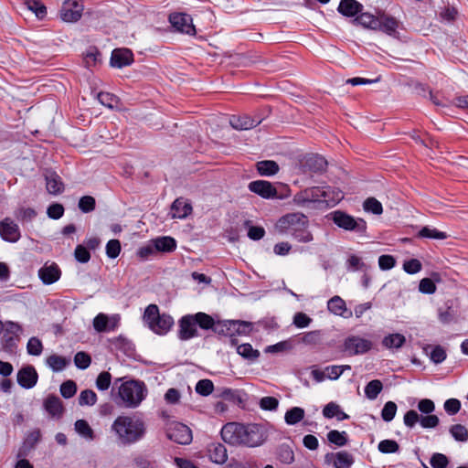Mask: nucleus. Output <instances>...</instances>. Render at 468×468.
<instances>
[{
    "instance_id": "obj_60",
    "label": "nucleus",
    "mask_w": 468,
    "mask_h": 468,
    "mask_svg": "<svg viewBox=\"0 0 468 468\" xmlns=\"http://www.w3.org/2000/svg\"><path fill=\"white\" fill-rule=\"evenodd\" d=\"M101 53L96 48H90L85 55V64L87 67H92L100 60Z\"/></svg>"
},
{
    "instance_id": "obj_24",
    "label": "nucleus",
    "mask_w": 468,
    "mask_h": 468,
    "mask_svg": "<svg viewBox=\"0 0 468 468\" xmlns=\"http://www.w3.org/2000/svg\"><path fill=\"white\" fill-rule=\"evenodd\" d=\"M47 190L49 194L58 195L64 189L61 178L55 172H48L46 174Z\"/></svg>"
},
{
    "instance_id": "obj_18",
    "label": "nucleus",
    "mask_w": 468,
    "mask_h": 468,
    "mask_svg": "<svg viewBox=\"0 0 468 468\" xmlns=\"http://www.w3.org/2000/svg\"><path fill=\"white\" fill-rule=\"evenodd\" d=\"M133 56L128 48H115L111 57V65L115 68H122L132 64Z\"/></svg>"
},
{
    "instance_id": "obj_23",
    "label": "nucleus",
    "mask_w": 468,
    "mask_h": 468,
    "mask_svg": "<svg viewBox=\"0 0 468 468\" xmlns=\"http://www.w3.org/2000/svg\"><path fill=\"white\" fill-rule=\"evenodd\" d=\"M363 5L356 0H341L338 12L346 16H355L362 11Z\"/></svg>"
},
{
    "instance_id": "obj_43",
    "label": "nucleus",
    "mask_w": 468,
    "mask_h": 468,
    "mask_svg": "<svg viewBox=\"0 0 468 468\" xmlns=\"http://www.w3.org/2000/svg\"><path fill=\"white\" fill-rule=\"evenodd\" d=\"M97 402V395L91 389L82 390L79 397L80 406H93Z\"/></svg>"
},
{
    "instance_id": "obj_39",
    "label": "nucleus",
    "mask_w": 468,
    "mask_h": 468,
    "mask_svg": "<svg viewBox=\"0 0 468 468\" xmlns=\"http://www.w3.org/2000/svg\"><path fill=\"white\" fill-rule=\"evenodd\" d=\"M237 352L242 357L254 361L260 356V352L253 349L250 344H242L237 346Z\"/></svg>"
},
{
    "instance_id": "obj_45",
    "label": "nucleus",
    "mask_w": 468,
    "mask_h": 468,
    "mask_svg": "<svg viewBox=\"0 0 468 468\" xmlns=\"http://www.w3.org/2000/svg\"><path fill=\"white\" fill-rule=\"evenodd\" d=\"M364 209L375 215H380L383 211L381 203L375 197H368L364 202Z\"/></svg>"
},
{
    "instance_id": "obj_11",
    "label": "nucleus",
    "mask_w": 468,
    "mask_h": 468,
    "mask_svg": "<svg viewBox=\"0 0 468 468\" xmlns=\"http://www.w3.org/2000/svg\"><path fill=\"white\" fill-rule=\"evenodd\" d=\"M172 27L177 31L188 35H194L196 32L190 16L183 13H173L168 17Z\"/></svg>"
},
{
    "instance_id": "obj_8",
    "label": "nucleus",
    "mask_w": 468,
    "mask_h": 468,
    "mask_svg": "<svg viewBox=\"0 0 468 468\" xmlns=\"http://www.w3.org/2000/svg\"><path fill=\"white\" fill-rule=\"evenodd\" d=\"M166 436L178 444H189L193 438L191 430L180 422L171 423L166 430Z\"/></svg>"
},
{
    "instance_id": "obj_42",
    "label": "nucleus",
    "mask_w": 468,
    "mask_h": 468,
    "mask_svg": "<svg viewBox=\"0 0 468 468\" xmlns=\"http://www.w3.org/2000/svg\"><path fill=\"white\" fill-rule=\"evenodd\" d=\"M197 324H198L202 329H213L215 324L214 319L202 312H199L193 315Z\"/></svg>"
},
{
    "instance_id": "obj_31",
    "label": "nucleus",
    "mask_w": 468,
    "mask_h": 468,
    "mask_svg": "<svg viewBox=\"0 0 468 468\" xmlns=\"http://www.w3.org/2000/svg\"><path fill=\"white\" fill-rule=\"evenodd\" d=\"M153 242L156 251L171 252L176 248V240L168 236L153 239Z\"/></svg>"
},
{
    "instance_id": "obj_10",
    "label": "nucleus",
    "mask_w": 468,
    "mask_h": 468,
    "mask_svg": "<svg viewBox=\"0 0 468 468\" xmlns=\"http://www.w3.org/2000/svg\"><path fill=\"white\" fill-rule=\"evenodd\" d=\"M326 165V160L318 154H307L300 161V169L303 173H320Z\"/></svg>"
},
{
    "instance_id": "obj_6",
    "label": "nucleus",
    "mask_w": 468,
    "mask_h": 468,
    "mask_svg": "<svg viewBox=\"0 0 468 468\" xmlns=\"http://www.w3.org/2000/svg\"><path fill=\"white\" fill-rule=\"evenodd\" d=\"M330 216L333 222L345 230L354 231L359 235H365L367 231V222L363 218H355L342 210H335Z\"/></svg>"
},
{
    "instance_id": "obj_57",
    "label": "nucleus",
    "mask_w": 468,
    "mask_h": 468,
    "mask_svg": "<svg viewBox=\"0 0 468 468\" xmlns=\"http://www.w3.org/2000/svg\"><path fill=\"white\" fill-rule=\"evenodd\" d=\"M367 265H366L359 257L356 255H351L347 260V269L350 271H366L367 270Z\"/></svg>"
},
{
    "instance_id": "obj_49",
    "label": "nucleus",
    "mask_w": 468,
    "mask_h": 468,
    "mask_svg": "<svg viewBox=\"0 0 468 468\" xmlns=\"http://www.w3.org/2000/svg\"><path fill=\"white\" fill-rule=\"evenodd\" d=\"M98 100L102 105L110 109L115 108L118 104V98L109 92H100L98 94Z\"/></svg>"
},
{
    "instance_id": "obj_19",
    "label": "nucleus",
    "mask_w": 468,
    "mask_h": 468,
    "mask_svg": "<svg viewBox=\"0 0 468 468\" xmlns=\"http://www.w3.org/2000/svg\"><path fill=\"white\" fill-rule=\"evenodd\" d=\"M261 122V119L251 118L248 115H232L229 118V124L236 130H249Z\"/></svg>"
},
{
    "instance_id": "obj_54",
    "label": "nucleus",
    "mask_w": 468,
    "mask_h": 468,
    "mask_svg": "<svg viewBox=\"0 0 468 468\" xmlns=\"http://www.w3.org/2000/svg\"><path fill=\"white\" fill-rule=\"evenodd\" d=\"M109 322V317L106 314H99L93 319V327L99 333L108 331Z\"/></svg>"
},
{
    "instance_id": "obj_50",
    "label": "nucleus",
    "mask_w": 468,
    "mask_h": 468,
    "mask_svg": "<svg viewBox=\"0 0 468 468\" xmlns=\"http://www.w3.org/2000/svg\"><path fill=\"white\" fill-rule=\"evenodd\" d=\"M396 412H397L396 403L393 401H388L382 409L381 417H382L383 420L389 422L394 419Z\"/></svg>"
},
{
    "instance_id": "obj_55",
    "label": "nucleus",
    "mask_w": 468,
    "mask_h": 468,
    "mask_svg": "<svg viewBox=\"0 0 468 468\" xmlns=\"http://www.w3.org/2000/svg\"><path fill=\"white\" fill-rule=\"evenodd\" d=\"M250 221H245V226L249 228L248 237L252 240H260L265 235V230L262 227L250 226Z\"/></svg>"
},
{
    "instance_id": "obj_59",
    "label": "nucleus",
    "mask_w": 468,
    "mask_h": 468,
    "mask_svg": "<svg viewBox=\"0 0 468 468\" xmlns=\"http://www.w3.org/2000/svg\"><path fill=\"white\" fill-rule=\"evenodd\" d=\"M121 251V243L118 239H111L106 245V254L111 259L118 257Z\"/></svg>"
},
{
    "instance_id": "obj_7",
    "label": "nucleus",
    "mask_w": 468,
    "mask_h": 468,
    "mask_svg": "<svg viewBox=\"0 0 468 468\" xmlns=\"http://www.w3.org/2000/svg\"><path fill=\"white\" fill-rule=\"evenodd\" d=\"M373 342L357 335H348L343 343V350L348 356H359L373 348Z\"/></svg>"
},
{
    "instance_id": "obj_38",
    "label": "nucleus",
    "mask_w": 468,
    "mask_h": 468,
    "mask_svg": "<svg viewBox=\"0 0 468 468\" xmlns=\"http://www.w3.org/2000/svg\"><path fill=\"white\" fill-rule=\"evenodd\" d=\"M354 463L353 456L347 452H339L335 454L334 465L335 468H349Z\"/></svg>"
},
{
    "instance_id": "obj_63",
    "label": "nucleus",
    "mask_w": 468,
    "mask_h": 468,
    "mask_svg": "<svg viewBox=\"0 0 468 468\" xmlns=\"http://www.w3.org/2000/svg\"><path fill=\"white\" fill-rule=\"evenodd\" d=\"M419 290L422 293L431 294L436 291V285L430 278H424L420 282Z\"/></svg>"
},
{
    "instance_id": "obj_14",
    "label": "nucleus",
    "mask_w": 468,
    "mask_h": 468,
    "mask_svg": "<svg viewBox=\"0 0 468 468\" xmlns=\"http://www.w3.org/2000/svg\"><path fill=\"white\" fill-rule=\"evenodd\" d=\"M0 235L4 240L12 243L18 241L21 237L18 225L8 218L0 222Z\"/></svg>"
},
{
    "instance_id": "obj_21",
    "label": "nucleus",
    "mask_w": 468,
    "mask_h": 468,
    "mask_svg": "<svg viewBox=\"0 0 468 468\" xmlns=\"http://www.w3.org/2000/svg\"><path fill=\"white\" fill-rule=\"evenodd\" d=\"M208 456L213 463L223 464L228 460L227 449L221 443H211L208 446Z\"/></svg>"
},
{
    "instance_id": "obj_17",
    "label": "nucleus",
    "mask_w": 468,
    "mask_h": 468,
    "mask_svg": "<svg viewBox=\"0 0 468 468\" xmlns=\"http://www.w3.org/2000/svg\"><path fill=\"white\" fill-rule=\"evenodd\" d=\"M37 373L32 366L22 367L17 372V383L24 388H32L37 382Z\"/></svg>"
},
{
    "instance_id": "obj_53",
    "label": "nucleus",
    "mask_w": 468,
    "mask_h": 468,
    "mask_svg": "<svg viewBox=\"0 0 468 468\" xmlns=\"http://www.w3.org/2000/svg\"><path fill=\"white\" fill-rule=\"evenodd\" d=\"M233 336L235 335H248L251 331L252 324L251 323L233 320Z\"/></svg>"
},
{
    "instance_id": "obj_36",
    "label": "nucleus",
    "mask_w": 468,
    "mask_h": 468,
    "mask_svg": "<svg viewBox=\"0 0 468 468\" xmlns=\"http://www.w3.org/2000/svg\"><path fill=\"white\" fill-rule=\"evenodd\" d=\"M383 385L378 379L369 381L365 387V395L370 399L374 400L378 398V394L382 391Z\"/></svg>"
},
{
    "instance_id": "obj_46",
    "label": "nucleus",
    "mask_w": 468,
    "mask_h": 468,
    "mask_svg": "<svg viewBox=\"0 0 468 468\" xmlns=\"http://www.w3.org/2000/svg\"><path fill=\"white\" fill-rule=\"evenodd\" d=\"M78 206L83 213H89L95 209L96 201L91 196H84L80 198Z\"/></svg>"
},
{
    "instance_id": "obj_30",
    "label": "nucleus",
    "mask_w": 468,
    "mask_h": 468,
    "mask_svg": "<svg viewBox=\"0 0 468 468\" xmlns=\"http://www.w3.org/2000/svg\"><path fill=\"white\" fill-rule=\"evenodd\" d=\"M257 171L261 176H271L278 173L279 165L275 161L265 160L256 164Z\"/></svg>"
},
{
    "instance_id": "obj_13",
    "label": "nucleus",
    "mask_w": 468,
    "mask_h": 468,
    "mask_svg": "<svg viewBox=\"0 0 468 468\" xmlns=\"http://www.w3.org/2000/svg\"><path fill=\"white\" fill-rule=\"evenodd\" d=\"M37 274L44 284L50 285L59 280L61 271L57 263L47 262L38 270Z\"/></svg>"
},
{
    "instance_id": "obj_26",
    "label": "nucleus",
    "mask_w": 468,
    "mask_h": 468,
    "mask_svg": "<svg viewBox=\"0 0 468 468\" xmlns=\"http://www.w3.org/2000/svg\"><path fill=\"white\" fill-rule=\"evenodd\" d=\"M327 308L330 313L345 316V313L347 311L346 302L340 297V296H334L327 302ZM352 312H349L348 315H346V317L351 316Z\"/></svg>"
},
{
    "instance_id": "obj_62",
    "label": "nucleus",
    "mask_w": 468,
    "mask_h": 468,
    "mask_svg": "<svg viewBox=\"0 0 468 468\" xmlns=\"http://www.w3.org/2000/svg\"><path fill=\"white\" fill-rule=\"evenodd\" d=\"M431 360L435 364H440L446 358V352L443 347L437 346L432 348L430 354Z\"/></svg>"
},
{
    "instance_id": "obj_58",
    "label": "nucleus",
    "mask_w": 468,
    "mask_h": 468,
    "mask_svg": "<svg viewBox=\"0 0 468 468\" xmlns=\"http://www.w3.org/2000/svg\"><path fill=\"white\" fill-rule=\"evenodd\" d=\"M112 376L109 372L103 371L99 374L96 379V387L100 390H107L110 388Z\"/></svg>"
},
{
    "instance_id": "obj_3",
    "label": "nucleus",
    "mask_w": 468,
    "mask_h": 468,
    "mask_svg": "<svg viewBox=\"0 0 468 468\" xmlns=\"http://www.w3.org/2000/svg\"><path fill=\"white\" fill-rule=\"evenodd\" d=\"M308 219L303 213L295 212L282 216L275 228L281 234H290L299 242L307 243L313 240V235L308 230Z\"/></svg>"
},
{
    "instance_id": "obj_28",
    "label": "nucleus",
    "mask_w": 468,
    "mask_h": 468,
    "mask_svg": "<svg viewBox=\"0 0 468 468\" xmlns=\"http://www.w3.org/2000/svg\"><path fill=\"white\" fill-rule=\"evenodd\" d=\"M44 406L46 410L53 417H59L62 414V402L57 396L48 397L44 402Z\"/></svg>"
},
{
    "instance_id": "obj_47",
    "label": "nucleus",
    "mask_w": 468,
    "mask_h": 468,
    "mask_svg": "<svg viewBox=\"0 0 468 468\" xmlns=\"http://www.w3.org/2000/svg\"><path fill=\"white\" fill-rule=\"evenodd\" d=\"M27 351L31 356H39L43 351L42 342L37 337L29 338L27 345Z\"/></svg>"
},
{
    "instance_id": "obj_4",
    "label": "nucleus",
    "mask_w": 468,
    "mask_h": 468,
    "mask_svg": "<svg viewBox=\"0 0 468 468\" xmlns=\"http://www.w3.org/2000/svg\"><path fill=\"white\" fill-rule=\"evenodd\" d=\"M147 393L144 381L127 380L119 387L117 404L125 409H136L145 399Z\"/></svg>"
},
{
    "instance_id": "obj_22",
    "label": "nucleus",
    "mask_w": 468,
    "mask_h": 468,
    "mask_svg": "<svg viewBox=\"0 0 468 468\" xmlns=\"http://www.w3.org/2000/svg\"><path fill=\"white\" fill-rule=\"evenodd\" d=\"M192 211V207L183 198H176L171 206L173 218H185Z\"/></svg>"
},
{
    "instance_id": "obj_40",
    "label": "nucleus",
    "mask_w": 468,
    "mask_h": 468,
    "mask_svg": "<svg viewBox=\"0 0 468 468\" xmlns=\"http://www.w3.org/2000/svg\"><path fill=\"white\" fill-rule=\"evenodd\" d=\"M27 8L35 13L37 18L42 19L47 15L46 6L39 0H23Z\"/></svg>"
},
{
    "instance_id": "obj_16",
    "label": "nucleus",
    "mask_w": 468,
    "mask_h": 468,
    "mask_svg": "<svg viewBox=\"0 0 468 468\" xmlns=\"http://www.w3.org/2000/svg\"><path fill=\"white\" fill-rule=\"evenodd\" d=\"M193 315H185L179 321V338L181 340H188L197 335V323Z\"/></svg>"
},
{
    "instance_id": "obj_32",
    "label": "nucleus",
    "mask_w": 468,
    "mask_h": 468,
    "mask_svg": "<svg viewBox=\"0 0 468 468\" xmlns=\"http://www.w3.org/2000/svg\"><path fill=\"white\" fill-rule=\"evenodd\" d=\"M46 363L53 371L58 372L62 371L70 363V360L54 354L47 357Z\"/></svg>"
},
{
    "instance_id": "obj_61",
    "label": "nucleus",
    "mask_w": 468,
    "mask_h": 468,
    "mask_svg": "<svg viewBox=\"0 0 468 468\" xmlns=\"http://www.w3.org/2000/svg\"><path fill=\"white\" fill-rule=\"evenodd\" d=\"M47 214L52 219H58L64 214V207L58 203L51 204L47 209Z\"/></svg>"
},
{
    "instance_id": "obj_48",
    "label": "nucleus",
    "mask_w": 468,
    "mask_h": 468,
    "mask_svg": "<svg viewBox=\"0 0 468 468\" xmlns=\"http://www.w3.org/2000/svg\"><path fill=\"white\" fill-rule=\"evenodd\" d=\"M75 366L80 369H86L91 363V358L86 352H78L74 356Z\"/></svg>"
},
{
    "instance_id": "obj_27",
    "label": "nucleus",
    "mask_w": 468,
    "mask_h": 468,
    "mask_svg": "<svg viewBox=\"0 0 468 468\" xmlns=\"http://www.w3.org/2000/svg\"><path fill=\"white\" fill-rule=\"evenodd\" d=\"M382 346L387 349H399L406 343V337L399 333L389 334L382 339Z\"/></svg>"
},
{
    "instance_id": "obj_35",
    "label": "nucleus",
    "mask_w": 468,
    "mask_h": 468,
    "mask_svg": "<svg viewBox=\"0 0 468 468\" xmlns=\"http://www.w3.org/2000/svg\"><path fill=\"white\" fill-rule=\"evenodd\" d=\"M418 237L424 239H445L448 235L446 232L440 231L435 228L425 226L419 231Z\"/></svg>"
},
{
    "instance_id": "obj_5",
    "label": "nucleus",
    "mask_w": 468,
    "mask_h": 468,
    "mask_svg": "<svg viewBox=\"0 0 468 468\" xmlns=\"http://www.w3.org/2000/svg\"><path fill=\"white\" fill-rule=\"evenodd\" d=\"M144 319L149 328L158 335L166 334L174 324V319L168 314H160L159 308L155 304H150L146 307Z\"/></svg>"
},
{
    "instance_id": "obj_64",
    "label": "nucleus",
    "mask_w": 468,
    "mask_h": 468,
    "mask_svg": "<svg viewBox=\"0 0 468 468\" xmlns=\"http://www.w3.org/2000/svg\"><path fill=\"white\" fill-rule=\"evenodd\" d=\"M448 463V458L442 453H434L430 461L433 468H445Z\"/></svg>"
},
{
    "instance_id": "obj_12",
    "label": "nucleus",
    "mask_w": 468,
    "mask_h": 468,
    "mask_svg": "<svg viewBox=\"0 0 468 468\" xmlns=\"http://www.w3.org/2000/svg\"><path fill=\"white\" fill-rule=\"evenodd\" d=\"M321 195L319 186L308 187L296 193L292 201L297 206L305 207L311 203L321 201Z\"/></svg>"
},
{
    "instance_id": "obj_56",
    "label": "nucleus",
    "mask_w": 468,
    "mask_h": 468,
    "mask_svg": "<svg viewBox=\"0 0 468 468\" xmlns=\"http://www.w3.org/2000/svg\"><path fill=\"white\" fill-rule=\"evenodd\" d=\"M77 392L76 383L72 380H67L60 386V393L65 399L72 398Z\"/></svg>"
},
{
    "instance_id": "obj_9",
    "label": "nucleus",
    "mask_w": 468,
    "mask_h": 468,
    "mask_svg": "<svg viewBox=\"0 0 468 468\" xmlns=\"http://www.w3.org/2000/svg\"><path fill=\"white\" fill-rule=\"evenodd\" d=\"M83 4L81 0H66L59 11L60 18L64 22H77L82 16Z\"/></svg>"
},
{
    "instance_id": "obj_2",
    "label": "nucleus",
    "mask_w": 468,
    "mask_h": 468,
    "mask_svg": "<svg viewBox=\"0 0 468 468\" xmlns=\"http://www.w3.org/2000/svg\"><path fill=\"white\" fill-rule=\"evenodd\" d=\"M221 438L229 445L255 447L265 440L263 429L259 424H241L229 422L221 429Z\"/></svg>"
},
{
    "instance_id": "obj_34",
    "label": "nucleus",
    "mask_w": 468,
    "mask_h": 468,
    "mask_svg": "<svg viewBox=\"0 0 468 468\" xmlns=\"http://www.w3.org/2000/svg\"><path fill=\"white\" fill-rule=\"evenodd\" d=\"M74 428L76 432L82 438L88 441H92L94 439V431L87 420H78L74 424Z\"/></svg>"
},
{
    "instance_id": "obj_51",
    "label": "nucleus",
    "mask_w": 468,
    "mask_h": 468,
    "mask_svg": "<svg viewBox=\"0 0 468 468\" xmlns=\"http://www.w3.org/2000/svg\"><path fill=\"white\" fill-rule=\"evenodd\" d=\"M378 448L382 453H394L399 451V446L396 441L383 440L378 443Z\"/></svg>"
},
{
    "instance_id": "obj_52",
    "label": "nucleus",
    "mask_w": 468,
    "mask_h": 468,
    "mask_svg": "<svg viewBox=\"0 0 468 468\" xmlns=\"http://www.w3.org/2000/svg\"><path fill=\"white\" fill-rule=\"evenodd\" d=\"M214 385L209 379H201L196 385L197 393L202 396H208L213 392Z\"/></svg>"
},
{
    "instance_id": "obj_29",
    "label": "nucleus",
    "mask_w": 468,
    "mask_h": 468,
    "mask_svg": "<svg viewBox=\"0 0 468 468\" xmlns=\"http://www.w3.org/2000/svg\"><path fill=\"white\" fill-rule=\"evenodd\" d=\"M378 19L380 25L378 27V30H381L389 36L395 35L399 24L394 17L381 16L380 17H378Z\"/></svg>"
},
{
    "instance_id": "obj_44",
    "label": "nucleus",
    "mask_w": 468,
    "mask_h": 468,
    "mask_svg": "<svg viewBox=\"0 0 468 468\" xmlns=\"http://www.w3.org/2000/svg\"><path fill=\"white\" fill-rule=\"evenodd\" d=\"M327 440L337 446H344L347 442L346 431L333 430L327 433Z\"/></svg>"
},
{
    "instance_id": "obj_33",
    "label": "nucleus",
    "mask_w": 468,
    "mask_h": 468,
    "mask_svg": "<svg viewBox=\"0 0 468 468\" xmlns=\"http://www.w3.org/2000/svg\"><path fill=\"white\" fill-rule=\"evenodd\" d=\"M355 21L362 27L372 30H378V27L380 25L378 17L369 13H361Z\"/></svg>"
},
{
    "instance_id": "obj_37",
    "label": "nucleus",
    "mask_w": 468,
    "mask_h": 468,
    "mask_svg": "<svg viewBox=\"0 0 468 468\" xmlns=\"http://www.w3.org/2000/svg\"><path fill=\"white\" fill-rule=\"evenodd\" d=\"M304 418V410L300 407H293L285 413V421L289 425H294Z\"/></svg>"
},
{
    "instance_id": "obj_25",
    "label": "nucleus",
    "mask_w": 468,
    "mask_h": 468,
    "mask_svg": "<svg viewBox=\"0 0 468 468\" xmlns=\"http://www.w3.org/2000/svg\"><path fill=\"white\" fill-rule=\"evenodd\" d=\"M233 320L218 321L215 323L213 330L215 333L230 336V343L232 346H237V339L233 337Z\"/></svg>"
},
{
    "instance_id": "obj_1",
    "label": "nucleus",
    "mask_w": 468,
    "mask_h": 468,
    "mask_svg": "<svg viewBox=\"0 0 468 468\" xmlns=\"http://www.w3.org/2000/svg\"><path fill=\"white\" fill-rule=\"evenodd\" d=\"M117 441L122 445H132L142 441L147 431L144 420L137 414L118 416L111 426Z\"/></svg>"
},
{
    "instance_id": "obj_15",
    "label": "nucleus",
    "mask_w": 468,
    "mask_h": 468,
    "mask_svg": "<svg viewBox=\"0 0 468 468\" xmlns=\"http://www.w3.org/2000/svg\"><path fill=\"white\" fill-rule=\"evenodd\" d=\"M250 191L261 196L263 198H273L277 197V190L269 181L256 180L248 186Z\"/></svg>"
},
{
    "instance_id": "obj_41",
    "label": "nucleus",
    "mask_w": 468,
    "mask_h": 468,
    "mask_svg": "<svg viewBox=\"0 0 468 468\" xmlns=\"http://www.w3.org/2000/svg\"><path fill=\"white\" fill-rule=\"evenodd\" d=\"M449 431L457 441L465 442L468 441V430L462 424L451 426Z\"/></svg>"
},
{
    "instance_id": "obj_20",
    "label": "nucleus",
    "mask_w": 468,
    "mask_h": 468,
    "mask_svg": "<svg viewBox=\"0 0 468 468\" xmlns=\"http://www.w3.org/2000/svg\"><path fill=\"white\" fill-rule=\"evenodd\" d=\"M321 201L325 202L327 205H335L344 198V194L338 188L324 186L320 187Z\"/></svg>"
}]
</instances>
